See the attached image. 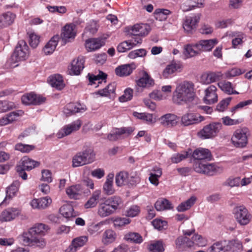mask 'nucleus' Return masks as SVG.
Here are the masks:
<instances>
[{
    "mask_svg": "<svg viewBox=\"0 0 252 252\" xmlns=\"http://www.w3.org/2000/svg\"><path fill=\"white\" fill-rule=\"evenodd\" d=\"M233 213L235 219L241 225H247L252 219V215L242 206L236 207Z\"/></svg>",
    "mask_w": 252,
    "mask_h": 252,
    "instance_id": "1a4fd4ad",
    "label": "nucleus"
},
{
    "mask_svg": "<svg viewBox=\"0 0 252 252\" xmlns=\"http://www.w3.org/2000/svg\"><path fill=\"white\" fill-rule=\"evenodd\" d=\"M217 88L214 85H210L205 90L204 101L207 104H211L218 101Z\"/></svg>",
    "mask_w": 252,
    "mask_h": 252,
    "instance_id": "aec40b11",
    "label": "nucleus"
},
{
    "mask_svg": "<svg viewBox=\"0 0 252 252\" xmlns=\"http://www.w3.org/2000/svg\"><path fill=\"white\" fill-rule=\"evenodd\" d=\"M147 51L144 49L135 50L130 52L128 57L130 59H134L137 57H143L146 55Z\"/></svg>",
    "mask_w": 252,
    "mask_h": 252,
    "instance_id": "bf43d9fd",
    "label": "nucleus"
},
{
    "mask_svg": "<svg viewBox=\"0 0 252 252\" xmlns=\"http://www.w3.org/2000/svg\"><path fill=\"white\" fill-rule=\"evenodd\" d=\"M175 244L176 248L179 250L193 247V243L191 239L187 236L179 237L175 241Z\"/></svg>",
    "mask_w": 252,
    "mask_h": 252,
    "instance_id": "4c0bfd02",
    "label": "nucleus"
},
{
    "mask_svg": "<svg viewBox=\"0 0 252 252\" xmlns=\"http://www.w3.org/2000/svg\"><path fill=\"white\" fill-rule=\"evenodd\" d=\"M133 96V91L130 88L126 89L124 94L119 97V101L121 102H125L130 100Z\"/></svg>",
    "mask_w": 252,
    "mask_h": 252,
    "instance_id": "680f3d73",
    "label": "nucleus"
},
{
    "mask_svg": "<svg viewBox=\"0 0 252 252\" xmlns=\"http://www.w3.org/2000/svg\"><path fill=\"white\" fill-rule=\"evenodd\" d=\"M114 175L113 174H109L106 177V180L103 185V192L107 195L113 194L115 189L113 186V180Z\"/></svg>",
    "mask_w": 252,
    "mask_h": 252,
    "instance_id": "cd10ccee",
    "label": "nucleus"
},
{
    "mask_svg": "<svg viewBox=\"0 0 252 252\" xmlns=\"http://www.w3.org/2000/svg\"><path fill=\"white\" fill-rule=\"evenodd\" d=\"M29 55V48L27 43L23 40L19 41L10 58L11 65L12 63L26 60Z\"/></svg>",
    "mask_w": 252,
    "mask_h": 252,
    "instance_id": "39448f33",
    "label": "nucleus"
},
{
    "mask_svg": "<svg viewBox=\"0 0 252 252\" xmlns=\"http://www.w3.org/2000/svg\"><path fill=\"white\" fill-rule=\"evenodd\" d=\"M182 64L179 62H173L168 64L163 70L162 75L164 78H168L176 71H181Z\"/></svg>",
    "mask_w": 252,
    "mask_h": 252,
    "instance_id": "b1692460",
    "label": "nucleus"
},
{
    "mask_svg": "<svg viewBox=\"0 0 252 252\" xmlns=\"http://www.w3.org/2000/svg\"><path fill=\"white\" fill-rule=\"evenodd\" d=\"M88 241L87 236H80L73 239L70 245L65 250V252H76L77 250L83 247Z\"/></svg>",
    "mask_w": 252,
    "mask_h": 252,
    "instance_id": "5701e85b",
    "label": "nucleus"
},
{
    "mask_svg": "<svg viewBox=\"0 0 252 252\" xmlns=\"http://www.w3.org/2000/svg\"><path fill=\"white\" fill-rule=\"evenodd\" d=\"M87 110L85 105L79 103H70L67 104L63 109V113L66 116L74 115L77 113H83Z\"/></svg>",
    "mask_w": 252,
    "mask_h": 252,
    "instance_id": "2eb2a0df",
    "label": "nucleus"
},
{
    "mask_svg": "<svg viewBox=\"0 0 252 252\" xmlns=\"http://www.w3.org/2000/svg\"><path fill=\"white\" fill-rule=\"evenodd\" d=\"M101 195L100 189L95 190L91 194V197L84 205L86 209L93 208L97 205Z\"/></svg>",
    "mask_w": 252,
    "mask_h": 252,
    "instance_id": "c756f323",
    "label": "nucleus"
},
{
    "mask_svg": "<svg viewBox=\"0 0 252 252\" xmlns=\"http://www.w3.org/2000/svg\"><path fill=\"white\" fill-rule=\"evenodd\" d=\"M192 157L198 160L211 159L212 155L210 151L205 148H199L195 150L192 153Z\"/></svg>",
    "mask_w": 252,
    "mask_h": 252,
    "instance_id": "bb28decb",
    "label": "nucleus"
},
{
    "mask_svg": "<svg viewBox=\"0 0 252 252\" xmlns=\"http://www.w3.org/2000/svg\"><path fill=\"white\" fill-rule=\"evenodd\" d=\"M194 170L198 173L212 176L219 171H222L221 167L213 163H208L199 161H196L193 165Z\"/></svg>",
    "mask_w": 252,
    "mask_h": 252,
    "instance_id": "423d86ee",
    "label": "nucleus"
},
{
    "mask_svg": "<svg viewBox=\"0 0 252 252\" xmlns=\"http://www.w3.org/2000/svg\"><path fill=\"white\" fill-rule=\"evenodd\" d=\"M116 85L115 83H111L103 89L99 90L96 94L101 96L107 97L110 99L114 98L115 96Z\"/></svg>",
    "mask_w": 252,
    "mask_h": 252,
    "instance_id": "473e14b6",
    "label": "nucleus"
},
{
    "mask_svg": "<svg viewBox=\"0 0 252 252\" xmlns=\"http://www.w3.org/2000/svg\"><path fill=\"white\" fill-rule=\"evenodd\" d=\"M117 129L121 138L128 137L134 130V128L131 126L122 127Z\"/></svg>",
    "mask_w": 252,
    "mask_h": 252,
    "instance_id": "4d7b16f0",
    "label": "nucleus"
},
{
    "mask_svg": "<svg viewBox=\"0 0 252 252\" xmlns=\"http://www.w3.org/2000/svg\"><path fill=\"white\" fill-rule=\"evenodd\" d=\"M132 64H125L120 65L116 68L115 73L116 75L120 77L126 76L130 75L134 67H132Z\"/></svg>",
    "mask_w": 252,
    "mask_h": 252,
    "instance_id": "f704fd0d",
    "label": "nucleus"
},
{
    "mask_svg": "<svg viewBox=\"0 0 252 252\" xmlns=\"http://www.w3.org/2000/svg\"><path fill=\"white\" fill-rule=\"evenodd\" d=\"M24 114V112L22 110H19L16 111L10 112L7 114L8 119L10 123L15 121L17 120L18 118L20 116H22Z\"/></svg>",
    "mask_w": 252,
    "mask_h": 252,
    "instance_id": "774afa93",
    "label": "nucleus"
},
{
    "mask_svg": "<svg viewBox=\"0 0 252 252\" xmlns=\"http://www.w3.org/2000/svg\"><path fill=\"white\" fill-rule=\"evenodd\" d=\"M45 98L32 93L23 95L21 97L22 103L27 105H39L44 102Z\"/></svg>",
    "mask_w": 252,
    "mask_h": 252,
    "instance_id": "f8f14e48",
    "label": "nucleus"
},
{
    "mask_svg": "<svg viewBox=\"0 0 252 252\" xmlns=\"http://www.w3.org/2000/svg\"><path fill=\"white\" fill-rule=\"evenodd\" d=\"M191 240L193 243V247L194 245H196L199 247H204L207 243L206 239L198 234H194L192 237Z\"/></svg>",
    "mask_w": 252,
    "mask_h": 252,
    "instance_id": "3c124183",
    "label": "nucleus"
},
{
    "mask_svg": "<svg viewBox=\"0 0 252 252\" xmlns=\"http://www.w3.org/2000/svg\"><path fill=\"white\" fill-rule=\"evenodd\" d=\"M217 39L208 40H201L196 43V47L198 48L200 53L203 52H208L212 50L215 45L218 43Z\"/></svg>",
    "mask_w": 252,
    "mask_h": 252,
    "instance_id": "4be33fe9",
    "label": "nucleus"
},
{
    "mask_svg": "<svg viewBox=\"0 0 252 252\" xmlns=\"http://www.w3.org/2000/svg\"><path fill=\"white\" fill-rule=\"evenodd\" d=\"M133 115L137 119L145 121L148 124H152L154 123L153 115L151 114L134 112L133 113Z\"/></svg>",
    "mask_w": 252,
    "mask_h": 252,
    "instance_id": "8fccbe9b",
    "label": "nucleus"
},
{
    "mask_svg": "<svg viewBox=\"0 0 252 252\" xmlns=\"http://www.w3.org/2000/svg\"><path fill=\"white\" fill-rule=\"evenodd\" d=\"M66 193L70 198L78 199L85 193V191L82 185L76 184L67 188Z\"/></svg>",
    "mask_w": 252,
    "mask_h": 252,
    "instance_id": "dca6fc26",
    "label": "nucleus"
},
{
    "mask_svg": "<svg viewBox=\"0 0 252 252\" xmlns=\"http://www.w3.org/2000/svg\"><path fill=\"white\" fill-rule=\"evenodd\" d=\"M178 120V117L172 113L166 114L159 118L160 125L164 127L168 128H171L177 126Z\"/></svg>",
    "mask_w": 252,
    "mask_h": 252,
    "instance_id": "ddd939ff",
    "label": "nucleus"
},
{
    "mask_svg": "<svg viewBox=\"0 0 252 252\" xmlns=\"http://www.w3.org/2000/svg\"><path fill=\"white\" fill-rule=\"evenodd\" d=\"M98 26L95 21H90L85 28L86 32H89L91 34H94L98 30Z\"/></svg>",
    "mask_w": 252,
    "mask_h": 252,
    "instance_id": "69168bd1",
    "label": "nucleus"
},
{
    "mask_svg": "<svg viewBox=\"0 0 252 252\" xmlns=\"http://www.w3.org/2000/svg\"><path fill=\"white\" fill-rule=\"evenodd\" d=\"M248 133L249 130L247 128L237 129L231 137L233 145L237 147H245L248 142Z\"/></svg>",
    "mask_w": 252,
    "mask_h": 252,
    "instance_id": "6e6552de",
    "label": "nucleus"
},
{
    "mask_svg": "<svg viewBox=\"0 0 252 252\" xmlns=\"http://www.w3.org/2000/svg\"><path fill=\"white\" fill-rule=\"evenodd\" d=\"M60 37L58 35L54 36L45 45L43 52L45 55L52 54L55 50Z\"/></svg>",
    "mask_w": 252,
    "mask_h": 252,
    "instance_id": "2f4dec72",
    "label": "nucleus"
},
{
    "mask_svg": "<svg viewBox=\"0 0 252 252\" xmlns=\"http://www.w3.org/2000/svg\"><path fill=\"white\" fill-rule=\"evenodd\" d=\"M230 250V247L221 242L214 243L208 249V252H226Z\"/></svg>",
    "mask_w": 252,
    "mask_h": 252,
    "instance_id": "a19ab883",
    "label": "nucleus"
},
{
    "mask_svg": "<svg viewBox=\"0 0 252 252\" xmlns=\"http://www.w3.org/2000/svg\"><path fill=\"white\" fill-rule=\"evenodd\" d=\"M226 36L231 37H234L232 40V45L233 48H238V46L242 45L243 43L244 35L242 33L239 32H227Z\"/></svg>",
    "mask_w": 252,
    "mask_h": 252,
    "instance_id": "c9c22d12",
    "label": "nucleus"
},
{
    "mask_svg": "<svg viewBox=\"0 0 252 252\" xmlns=\"http://www.w3.org/2000/svg\"><path fill=\"white\" fill-rule=\"evenodd\" d=\"M130 220L126 218L118 217L113 220L114 225L115 227H122L129 224Z\"/></svg>",
    "mask_w": 252,
    "mask_h": 252,
    "instance_id": "e2e57ef3",
    "label": "nucleus"
},
{
    "mask_svg": "<svg viewBox=\"0 0 252 252\" xmlns=\"http://www.w3.org/2000/svg\"><path fill=\"white\" fill-rule=\"evenodd\" d=\"M60 212L61 215L66 218L74 217L76 214L74 212L73 207L69 204L64 205L60 209Z\"/></svg>",
    "mask_w": 252,
    "mask_h": 252,
    "instance_id": "c03bdc74",
    "label": "nucleus"
},
{
    "mask_svg": "<svg viewBox=\"0 0 252 252\" xmlns=\"http://www.w3.org/2000/svg\"><path fill=\"white\" fill-rule=\"evenodd\" d=\"M95 154L92 148L86 149L78 152L72 158V166L78 167L92 163L95 160Z\"/></svg>",
    "mask_w": 252,
    "mask_h": 252,
    "instance_id": "20e7f679",
    "label": "nucleus"
},
{
    "mask_svg": "<svg viewBox=\"0 0 252 252\" xmlns=\"http://www.w3.org/2000/svg\"><path fill=\"white\" fill-rule=\"evenodd\" d=\"M127 174L125 172H120L117 174L115 178L116 183L119 187L122 186L126 182Z\"/></svg>",
    "mask_w": 252,
    "mask_h": 252,
    "instance_id": "13d9d810",
    "label": "nucleus"
},
{
    "mask_svg": "<svg viewBox=\"0 0 252 252\" xmlns=\"http://www.w3.org/2000/svg\"><path fill=\"white\" fill-rule=\"evenodd\" d=\"M15 15L10 12H7L0 15V28H3L12 24L15 18Z\"/></svg>",
    "mask_w": 252,
    "mask_h": 252,
    "instance_id": "72a5a7b5",
    "label": "nucleus"
},
{
    "mask_svg": "<svg viewBox=\"0 0 252 252\" xmlns=\"http://www.w3.org/2000/svg\"><path fill=\"white\" fill-rule=\"evenodd\" d=\"M220 88L228 94H238L236 91H234L231 83L229 82H220L218 83Z\"/></svg>",
    "mask_w": 252,
    "mask_h": 252,
    "instance_id": "09e8293b",
    "label": "nucleus"
},
{
    "mask_svg": "<svg viewBox=\"0 0 252 252\" xmlns=\"http://www.w3.org/2000/svg\"><path fill=\"white\" fill-rule=\"evenodd\" d=\"M196 198L192 196L186 201H184L179 204L177 207L178 212H184L189 210L195 202Z\"/></svg>",
    "mask_w": 252,
    "mask_h": 252,
    "instance_id": "a18cd8bd",
    "label": "nucleus"
},
{
    "mask_svg": "<svg viewBox=\"0 0 252 252\" xmlns=\"http://www.w3.org/2000/svg\"><path fill=\"white\" fill-rule=\"evenodd\" d=\"M195 98L194 85L189 81H185L178 84L173 93L172 100L177 104H188Z\"/></svg>",
    "mask_w": 252,
    "mask_h": 252,
    "instance_id": "f03ea898",
    "label": "nucleus"
},
{
    "mask_svg": "<svg viewBox=\"0 0 252 252\" xmlns=\"http://www.w3.org/2000/svg\"><path fill=\"white\" fill-rule=\"evenodd\" d=\"M232 98L229 97L221 100L217 106L216 109L219 112L224 111L227 108Z\"/></svg>",
    "mask_w": 252,
    "mask_h": 252,
    "instance_id": "338daca9",
    "label": "nucleus"
},
{
    "mask_svg": "<svg viewBox=\"0 0 252 252\" xmlns=\"http://www.w3.org/2000/svg\"><path fill=\"white\" fill-rule=\"evenodd\" d=\"M197 44H188L184 47V55L186 59L195 57L200 54Z\"/></svg>",
    "mask_w": 252,
    "mask_h": 252,
    "instance_id": "e433bc0d",
    "label": "nucleus"
},
{
    "mask_svg": "<svg viewBox=\"0 0 252 252\" xmlns=\"http://www.w3.org/2000/svg\"><path fill=\"white\" fill-rule=\"evenodd\" d=\"M149 249L150 252H163L164 250L161 241H158L151 244L149 246Z\"/></svg>",
    "mask_w": 252,
    "mask_h": 252,
    "instance_id": "6e6d98bb",
    "label": "nucleus"
},
{
    "mask_svg": "<svg viewBox=\"0 0 252 252\" xmlns=\"http://www.w3.org/2000/svg\"><path fill=\"white\" fill-rule=\"evenodd\" d=\"M188 157V153L186 151H183L180 153L173 154L171 157L170 160L173 163H178L187 158Z\"/></svg>",
    "mask_w": 252,
    "mask_h": 252,
    "instance_id": "864d4df0",
    "label": "nucleus"
},
{
    "mask_svg": "<svg viewBox=\"0 0 252 252\" xmlns=\"http://www.w3.org/2000/svg\"><path fill=\"white\" fill-rule=\"evenodd\" d=\"M150 30V26L146 24H137L131 28V33L136 36H145Z\"/></svg>",
    "mask_w": 252,
    "mask_h": 252,
    "instance_id": "393cba45",
    "label": "nucleus"
},
{
    "mask_svg": "<svg viewBox=\"0 0 252 252\" xmlns=\"http://www.w3.org/2000/svg\"><path fill=\"white\" fill-rule=\"evenodd\" d=\"M29 42L32 48L37 47L40 42V37L33 32L28 33Z\"/></svg>",
    "mask_w": 252,
    "mask_h": 252,
    "instance_id": "5fc2aeb1",
    "label": "nucleus"
},
{
    "mask_svg": "<svg viewBox=\"0 0 252 252\" xmlns=\"http://www.w3.org/2000/svg\"><path fill=\"white\" fill-rule=\"evenodd\" d=\"M75 25L73 24H66L63 29L62 37L66 42L69 39H73L76 36Z\"/></svg>",
    "mask_w": 252,
    "mask_h": 252,
    "instance_id": "c85d7f7f",
    "label": "nucleus"
},
{
    "mask_svg": "<svg viewBox=\"0 0 252 252\" xmlns=\"http://www.w3.org/2000/svg\"><path fill=\"white\" fill-rule=\"evenodd\" d=\"M141 42L142 39L141 38H138L135 40L125 41L121 43L118 46L117 50L120 53L125 52L136 46L137 44H141Z\"/></svg>",
    "mask_w": 252,
    "mask_h": 252,
    "instance_id": "a878e982",
    "label": "nucleus"
},
{
    "mask_svg": "<svg viewBox=\"0 0 252 252\" xmlns=\"http://www.w3.org/2000/svg\"><path fill=\"white\" fill-rule=\"evenodd\" d=\"M222 128V124L220 122H215L205 126L198 133L202 139H209L216 137Z\"/></svg>",
    "mask_w": 252,
    "mask_h": 252,
    "instance_id": "0eeeda50",
    "label": "nucleus"
},
{
    "mask_svg": "<svg viewBox=\"0 0 252 252\" xmlns=\"http://www.w3.org/2000/svg\"><path fill=\"white\" fill-rule=\"evenodd\" d=\"M199 19V15L187 17L183 25L184 30L188 33H192Z\"/></svg>",
    "mask_w": 252,
    "mask_h": 252,
    "instance_id": "412c9836",
    "label": "nucleus"
},
{
    "mask_svg": "<svg viewBox=\"0 0 252 252\" xmlns=\"http://www.w3.org/2000/svg\"><path fill=\"white\" fill-rule=\"evenodd\" d=\"M82 125V122L80 120H77L71 123L63 126L57 133L58 138H62L67 136L72 132L79 130Z\"/></svg>",
    "mask_w": 252,
    "mask_h": 252,
    "instance_id": "9b49d317",
    "label": "nucleus"
},
{
    "mask_svg": "<svg viewBox=\"0 0 252 252\" xmlns=\"http://www.w3.org/2000/svg\"><path fill=\"white\" fill-rule=\"evenodd\" d=\"M49 82L53 87L59 90H62L65 86L62 76L59 74L50 76Z\"/></svg>",
    "mask_w": 252,
    "mask_h": 252,
    "instance_id": "58836bf2",
    "label": "nucleus"
},
{
    "mask_svg": "<svg viewBox=\"0 0 252 252\" xmlns=\"http://www.w3.org/2000/svg\"><path fill=\"white\" fill-rule=\"evenodd\" d=\"M170 14V11L167 9L158 8L154 11L155 18L160 21L165 20Z\"/></svg>",
    "mask_w": 252,
    "mask_h": 252,
    "instance_id": "de8ad7c7",
    "label": "nucleus"
},
{
    "mask_svg": "<svg viewBox=\"0 0 252 252\" xmlns=\"http://www.w3.org/2000/svg\"><path fill=\"white\" fill-rule=\"evenodd\" d=\"M49 229L50 227L46 224H36L31 228L28 232L23 234L22 236L23 242L27 245L43 248L46 245V242L43 238L39 235H45Z\"/></svg>",
    "mask_w": 252,
    "mask_h": 252,
    "instance_id": "f257e3e1",
    "label": "nucleus"
},
{
    "mask_svg": "<svg viewBox=\"0 0 252 252\" xmlns=\"http://www.w3.org/2000/svg\"><path fill=\"white\" fill-rule=\"evenodd\" d=\"M116 238V233L111 229H108L103 234L102 242L104 245H108L114 242Z\"/></svg>",
    "mask_w": 252,
    "mask_h": 252,
    "instance_id": "37998d69",
    "label": "nucleus"
},
{
    "mask_svg": "<svg viewBox=\"0 0 252 252\" xmlns=\"http://www.w3.org/2000/svg\"><path fill=\"white\" fill-rule=\"evenodd\" d=\"M20 182L16 180L14 181L11 185L7 188L6 195L5 199L7 198H11L16 195L18 192L20 186Z\"/></svg>",
    "mask_w": 252,
    "mask_h": 252,
    "instance_id": "49530a36",
    "label": "nucleus"
},
{
    "mask_svg": "<svg viewBox=\"0 0 252 252\" xmlns=\"http://www.w3.org/2000/svg\"><path fill=\"white\" fill-rule=\"evenodd\" d=\"M105 44V39L101 37L91 38L85 41V46L88 52L95 51Z\"/></svg>",
    "mask_w": 252,
    "mask_h": 252,
    "instance_id": "4468645a",
    "label": "nucleus"
},
{
    "mask_svg": "<svg viewBox=\"0 0 252 252\" xmlns=\"http://www.w3.org/2000/svg\"><path fill=\"white\" fill-rule=\"evenodd\" d=\"M204 120V117L198 114L187 113L181 118V123L185 126L199 123Z\"/></svg>",
    "mask_w": 252,
    "mask_h": 252,
    "instance_id": "f3484780",
    "label": "nucleus"
},
{
    "mask_svg": "<svg viewBox=\"0 0 252 252\" xmlns=\"http://www.w3.org/2000/svg\"><path fill=\"white\" fill-rule=\"evenodd\" d=\"M34 149V146L31 145L17 144L15 146V149L23 153H28Z\"/></svg>",
    "mask_w": 252,
    "mask_h": 252,
    "instance_id": "052dcab7",
    "label": "nucleus"
},
{
    "mask_svg": "<svg viewBox=\"0 0 252 252\" xmlns=\"http://www.w3.org/2000/svg\"><path fill=\"white\" fill-rule=\"evenodd\" d=\"M40 163L37 161L34 160L27 156L23 157L20 160L19 165L21 168L28 171L31 170L33 168L38 167Z\"/></svg>",
    "mask_w": 252,
    "mask_h": 252,
    "instance_id": "7c9ffc66",
    "label": "nucleus"
},
{
    "mask_svg": "<svg viewBox=\"0 0 252 252\" xmlns=\"http://www.w3.org/2000/svg\"><path fill=\"white\" fill-rule=\"evenodd\" d=\"M155 206L157 211H163L173 208L171 203L165 198L158 199L155 204Z\"/></svg>",
    "mask_w": 252,
    "mask_h": 252,
    "instance_id": "79ce46f5",
    "label": "nucleus"
},
{
    "mask_svg": "<svg viewBox=\"0 0 252 252\" xmlns=\"http://www.w3.org/2000/svg\"><path fill=\"white\" fill-rule=\"evenodd\" d=\"M125 239L127 241L135 243H141L142 242V237L137 233L129 232L125 235Z\"/></svg>",
    "mask_w": 252,
    "mask_h": 252,
    "instance_id": "603ef678",
    "label": "nucleus"
},
{
    "mask_svg": "<svg viewBox=\"0 0 252 252\" xmlns=\"http://www.w3.org/2000/svg\"><path fill=\"white\" fill-rule=\"evenodd\" d=\"M136 83L140 87L148 88L153 86L154 82L147 72H144L143 76L137 81Z\"/></svg>",
    "mask_w": 252,
    "mask_h": 252,
    "instance_id": "ea45409f",
    "label": "nucleus"
},
{
    "mask_svg": "<svg viewBox=\"0 0 252 252\" xmlns=\"http://www.w3.org/2000/svg\"><path fill=\"white\" fill-rule=\"evenodd\" d=\"M52 201V199L49 196H45L32 199L30 205L33 209H44L50 205Z\"/></svg>",
    "mask_w": 252,
    "mask_h": 252,
    "instance_id": "6ab92c4d",
    "label": "nucleus"
},
{
    "mask_svg": "<svg viewBox=\"0 0 252 252\" xmlns=\"http://www.w3.org/2000/svg\"><path fill=\"white\" fill-rule=\"evenodd\" d=\"M84 58L83 57H78L74 59L69 68V73L71 75H78L84 68Z\"/></svg>",
    "mask_w": 252,
    "mask_h": 252,
    "instance_id": "a211bd4d",
    "label": "nucleus"
},
{
    "mask_svg": "<svg viewBox=\"0 0 252 252\" xmlns=\"http://www.w3.org/2000/svg\"><path fill=\"white\" fill-rule=\"evenodd\" d=\"M21 214V210L19 208H8L0 213V221L1 223L11 221L20 216Z\"/></svg>",
    "mask_w": 252,
    "mask_h": 252,
    "instance_id": "9d476101",
    "label": "nucleus"
},
{
    "mask_svg": "<svg viewBox=\"0 0 252 252\" xmlns=\"http://www.w3.org/2000/svg\"><path fill=\"white\" fill-rule=\"evenodd\" d=\"M122 200L118 196H113L100 202L97 207V215L101 218L110 216L120 208Z\"/></svg>",
    "mask_w": 252,
    "mask_h": 252,
    "instance_id": "7ed1b4c3",
    "label": "nucleus"
},
{
    "mask_svg": "<svg viewBox=\"0 0 252 252\" xmlns=\"http://www.w3.org/2000/svg\"><path fill=\"white\" fill-rule=\"evenodd\" d=\"M139 212V207L137 205H133L126 211L125 214L127 217H134L137 216Z\"/></svg>",
    "mask_w": 252,
    "mask_h": 252,
    "instance_id": "0e129e2a",
    "label": "nucleus"
}]
</instances>
